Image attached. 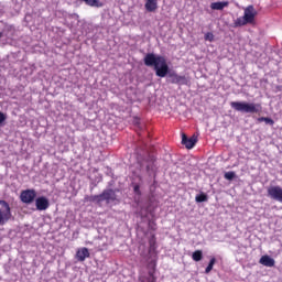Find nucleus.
I'll return each instance as SVG.
<instances>
[{
    "label": "nucleus",
    "mask_w": 282,
    "mask_h": 282,
    "mask_svg": "<svg viewBox=\"0 0 282 282\" xmlns=\"http://www.w3.org/2000/svg\"><path fill=\"white\" fill-rule=\"evenodd\" d=\"M230 6L229 1H218V2H212L210 3V9L212 10H224V8H228Z\"/></svg>",
    "instance_id": "nucleus-17"
},
{
    "label": "nucleus",
    "mask_w": 282,
    "mask_h": 282,
    "mask_svg": "<svg viewBox=\"0 0 282 282\" xmlns=\"http://www.w3.org/2000/svg\"><path fill=\"white\" fill-rule=\"evenodd\" d=\"M158 250V240L155 238V234L150 232L149 237V254H156Z\"/></svg>",
    "instance_id": "nucleus-13"
},
{
    "label": "nucleus",
    "mask_w": 282,
    "mask_h": 282,
    "mask_svg": "<svg viewBox=\"0 0 282 282\" xmlns=\"http://www.w3.org/2000/svg\"><path fill=\"white\" fill-rule=\"evenodd\" d=\"M225 180H227L228 182H234V180H237V173H235L234 171L230 172H226L224 174Z\"/></svg>",
    "instance_id": "nucleus-24"
},
{
    "label": "nucleus",
    "mask_w": 282,
    "mask_h": 282,
    "mask_svg": "<svg viewBox=\"0 0 282 282\" xmlns=\"http://www.w3.org/2000/svg\"><path fill=\"white\" fill-rule=\"evenodd\" d=\"M192 259L193 261L199 262L202 259H204V251L202 250H196L192 253Z\"/></svg>",
    "instance_id": "nucleus-22"
},
{
    "label": "nucleus",
    "mask_w": 282,
    "mask_h": 282,
    "mask_svg": "<svg viewBox=\"0 0 282 282\" xmlns=\"http://www.w3.org/2000/svg\"><path fill=\"white\" fill-rule=\"evenodd\" d=\"M231 109L239 113H261V104L248 102V101H231Z\"/></svg>",
    "instance_id": "nucleus-4"
},
{
    "label": "nucleus",
    "mask_w": 282,
    "mask_h": 282,
    "mask_svg": "<svg viewBox=\"0 0 282 282\" xmlns=\"http://www.w3.org/2000/svg\"><path fill=\"white\" fill-rule=\"evenodd\" d=\"M195 202L196 204H204V202H208V194L199 192L195 197Z\"/></svg>",
    "instance_id": "nucleus-19"
},
{
    "label": "nucleus",
    "mask_w": 282,
    "mask_h": 282,
    "mask_svg": "<svg viewBox=\"0 0 282 282\" xmlns=\"http://www.w3.org/2000/svg\"><path fill=\"white\" fill-rule=\"evenodd\" d=\"M143 178L142 175L138 174L135 178L132 180L131 182V188L133 191V195H134V202L137 204H140L141 199H142V184H143Z\"/></svg>",
    "instance_id": "nucleus-7"
},
{
    "label": "nucleus",
    "mask_w": 282,
    "mask_h": 282,
    "mask_svg": "<svg viewBox=\"0 0 282 282\" xmlns=\"http://www.w3.org/2000/svg\"><path fill=\"white\" fill-rule=\"evenodd\" d=\"M148 228L149 230H152V232H155V230H158V224H155V219H150L148 221Z\"/></svg>",
    "instance_id": "nucleus-25"
},
{
    "label": "nucleus",
    "mask_w": 282,
    "mask_h": 282,
    "mask_svg": "<svg viewBox=\"0 0 282 282\" xmlns=\"http://www.w3.org/2000/svg\"><path fill=\"white\" fill-rule=\"evenodd\" d=\"M79 1H83V0H79Z\"/></svg>",
    "instance_id": "nucleus-33"
},
{
    "label": "nucleus",
    "mask_w": 282,
    "mask_h": 282,
    "mask_svg": "<svg viewBox=\"0 0 282 282\" xmlns=\"http://www.w3.org/2000/svg\"><path fill=\"white\" fill-rule=\"evenodd\" d=\"M177 85H188V78L184 75H178Z\"/></svg>",
    "instance_id": "nucleus-26"
},
{
    "label": "nucleus",
    "mask_w": 282,
    "mask_h": 282,
    "mask_svg": "<svg viewBox=\"0 0 282 282\" xmlns=\"http://www.w3.org/2000/svg\"><path fill=\"white\" fill-rule=\"evenodd\" d=\"M267 196L274 202H280L282 204V187L276 185L269 186L267 189Z\"/></svg>",
    "instance_id": "nucleus-9"
},
{
    "label": "nucleus",
    "mask_w": 282,
    "mask_h": 282,
    "mask_svg": "<svg viewBox=\"0 0 282 282\" xmlns=\"http://www.w3.org/2000/svg\"><path fill=\"white\" fill-rule=\"evenodd\" d=\"M259 263L261 265H265V268H274V264L276 263V261H274L272 257L264 254L260 258Z\"/></svg>",
    "instance_id": "nucleus-15"
},
{
    "label": "nucleus",
    "mask_w": 282,
    "mask_h": 282,
    "mask_svg": "<svg viewBox=\"0 0 282 282\" xmlns=\"http://www.w3.org/2000/svg\"><path fill=\"white\" fill-rule=\"evenodd\" d=\"M6 120H8V115L0 111V127H3V124H6Z\"/></svg>",
    "instance_id": "nucleus-29"
},
{
    "label": "nucleus",
    "mask_w": 282,
    "mask_h": 282,
    "mask_svg": "<svg viewBox=\"0 0 282 282\" xmlns=\"http://www.w3.org/2000/svg\"><path fill=\"white\" fill-rule=\"evenodd\" d=\"M215 263H217V259L212 258L208 262V265L205 269V274H210V272H213V268H215Z\"/></svg>",
    "instance_id": "nucleus-23"
},
{
    "label": "nucleus",
    "mask_w": 282,
    "mask_h": 282,
    "mask_svg": "<svg viewBox=\"0 0 282 282\" xmlns=\"http://www.w3.org/2000/svg\"><path fill=\"white\" fill-rule=\"evenodd\" d=\"M36 197L37 194L36 189L34 188H28L20 193V202H22V204H25L26 206L34 204Z\"/></svg>",
    "instance_id": "nucleus-8"
},
{
    "label": "nucleus",
    "mask_w": 282,
    "mask_h": 282,
    "mask_svg": "<svg viewBox=\"0 0 282 282\" xmlns=\"http://www.w3.org/2000/svg\"><path fill=\"white\" fill-rule=\"evenodd\" d=\"M260 122H264L269 127H274V119L270 117H259L257 118V124H260Z\"/></svg>",
    "instance_id": "nucleus-18"
},
{
    "label": "nucleus",
    "mask_w": 282,
    "mask_h": 282,
    "mask_svg": "<svg viewBox=\"0 0 282 282\" xmlns=\"http://www.w3.org/2000/svg\"><path fill=\"white\" fill-rule=\"evenodd\" d=\"M86 6L90 8H102V2L100 0H83Z\"/></svg>",
    "instance_id": "nucleus-20"
},
{
    "label": "nucleus",
    "mask_w": 282,
    "mask_h": 282,
    "mask_svg": "<svg viewBox=\"0 0 282 282\" xmlns=\"http://www.w3.org/2000/svg\"><path fill=\"white\" fill-rule=\"evenodd\" d=\"M134 123H135V124H140V122H138V121H134Z\"/></svg>",
    "instance_id": "nucleus-32"
},
{
    "label": "nucleus",
    "mask_w": 282,
    "mask_h": 282,
    "mask_svg": "<svg viewBox=\"0 0 282 282\" xmlns=\"http://www.w3.org/2000/svg\"><path fill=\"white\" fill-rule=\"evenodd\" d=\"M102 181V177H99V178H97V180H91V182H90V191H94V188H96V186H98V184H99V182H101Z\"/></svg>",
    "instance_id": "nucleus-28"
},
{
    "label": "nucleus",
    "mask_w": 282,
    "mask_h": 282,
    "mask_svg": "<svg viewBox=\"0 0 282 282\" xmlns=\"http://www.w3.org/2000/svg\"><path fill=\"white\" fill-rule=\"evenodd\" d=\"M72 19H78V13H74V14L72 15Z\"/></svg>",
    "instance_id": "nucleus-31"
},
{
    "label": "nucleus",
    "mask_w": 282,
    "mask_h": 282,
    "mask_svg": "<svg viewBox=\"0 0 282 282\" xmlns=\"http://www.w3.org/2000/svg\"><path fill=\"white\" fill-rule=\"evenodd\" d=\"M0 226H6L12 219V207L6 199H0Z\"/></svg>",
    "instance_id": "nucleus-6"
},
{
    "label": "nucleus",
    "mask_w": 282,
    "mask_h": 282,
    "mask_svg": "<svg viewBox=\"0 0 282 282\" xmlns=\"http://www.w3.org/2000/svg\"><path fill=\"white\" fill-rule=\"evenodd\" d=\"M158 267V263L155 262V260H151L148 263V274L149 276H153V274H155V268Z\"/></svg>",
    "instance_id": "nucleus-21"
},
{
    "label": "nucleus",
    "mask_w": 282,
    "mask_h": 282,
    "mask_svg": "<svg viewBox=\"0 0 282 282\" xmlns=\"http://www.w3.org/2000/svg\"><path fill=\"white\" fill-rule=\"evenodd\" d=\"M116 193H120V189L106 188L99 195L88 196V202L96 204L97 206H102V202H106V204H112L113 202H118V195Z\"/></svg>",
    "instance_id": "nucleus-3"
},
{
    "label": "nucleus",
    "mask_w": 282,
    "mask_h": 282,
    "mask_svg": "<svg viewBox=\"0 0 282 282\" xmlns=\"http://www.w3.org/2000/svg\"><path fill=\"white\" fill-rule=\"evenodd\" d=\"M181 144H183L185 149H194L195 144H197V135L193 134L192 137H188L186 133H182Z\"/></svg>",
    "instance_id": "nucleus-11"
},
{
    "label": "nucleus",
    "mask_w": 282,
    "mask_h": 282,
    "mask_svg": "<svg viewBox=\"0 0 282 282\" xmlns=\"http://www.w3.org/2000/svg\"><path fill=\"white\" fill-rule=\"evenodd\" d=\"M257 10L254 6L250 4L245 9L243 17H240L235 20L234 28H243V25L254 23V19H257Z\"/></svg>",
    "instance_id": "nucleus-5"
},
{
    "label": "nucleus",
    "mask_w": 282,
    "mask_h": 282,
    "mask_svg": "<svg viewBox=\"0 0 282 282\" xmlns=\"http://www.w3.org/2000/svg\"><path fill=\"white\" fill-rule=\"evenodd\" d=\"M143 65L145 67H151L154 69L155 76L158 78H171L172 85H177L178 75L175 70L171 72V66L166 62V57L155 53H147L143 57Z\"/></svg>",
    "instance_id": "nucleus-1"
},
{
    "label": "nucleus",
    "mask_w": 282,
    "mask_h": 282,
    "mask_svg": "<svg viewBox=\"0 0 282 282\" xmlns=\"http://www.w3.org/2000/svg\"><path fill=\"white\" fill-rule=\"evenodd\" d=\"M138 164L141 171H144L145 175H148L149 182H152V184H150V191L153 193V191L158 188V170L160 169L158 166V159L153 154H148L142 161H139Z\"/></svg>",
    "instance_id": "nucleus-2"
},
{
    "label": "nucleus",
    "mask_w": 282,
    "mask_h": 282,
    "mask_svg": "<svg viewBox=\"0 0 282 282\" xmlns=\"http://www.w3.org/2000/svg\"><path fill=\"white\" fill-rule=\"evenodd\" d=\"M76 259L77 261H85V259H89V257H91V253L89 252V249L87 247L84 248H79L76 251Z\"/></svg>",
    "instance_id": "nucleus-12"
},
{
    "label": "nucleus",
    "mask_w": 282,
    "mask_h": 282,
    "mask_svg": "<svg viewBox=\"0 0 282 282\" xmlns=\"http://www.w3.org/2000/svg\"><path fill=\"white\" fill-rule=\"evenodd\" d=\"M158 279L155 278V274L149 275L148 282H155Z\"/></svg>",
    "instance_id": "nucleus-30"
},
{
    "label": "nucleus",
    "mask_w": 282,
    "mask_h": 282,
    "mask_svg": "<svg viewBox=\"0 0 282 282\" xmlns=\"http://www.w3.org/2000/svg\"><path fill=\"white\" fill-rule=\"evenodd\" d=\"M0 34H1L2 39H3V36H6L7 39H12V36H14V26L11 24H4Z\"/></svg>",
    "instance_id": "nucleus-16"
},
{
    "label": "nucleus",
    "mask_w": 282,
    "mask_h": 282,
    "mask_svg": "<svg viewBox=\"0 0 282 282\" xmlns=\"http://www.w3.org/2000/svg\"><path fill=\"white\" fill-rule=\"evenodd\" d=\"M145 3H144V9H145V12H151V13H155L158 12V2L160 0H144Z\"/></svg>",
    "instance_id": "nucleus-14"
},
{
    "label": "nucleus",
    "mask_w": 282,
    "mask_h": 282,
    "mask_svg": "<svg viewBox=\"0 0 282 282\" xmlns=\"http://www.w3.org/2000/svg\"><path fill=\"white\" fill-rule=\"evenodd\" d=\"M204 39L205 41H209V43H213V41H215V34H213V32H207Z\"/></svg>",
    "instance_id": "nucleus-27"
},
{
    "label": "nucleus",
    "mask_w": 282,
    "mask_h": 282,
    "mask_svg": "<svg viewBox=\"0 0 282 282\" xmlns=\"http://www.w3.org/2000/svg\"><path fill=\"white\" fill-rule=\"evenodd\" d=\"M34 204L35 210H47L50 208V198L47 196H36Z\"/></svg>",
    "instance_id": "nucleus-10"
}]
</instances>
